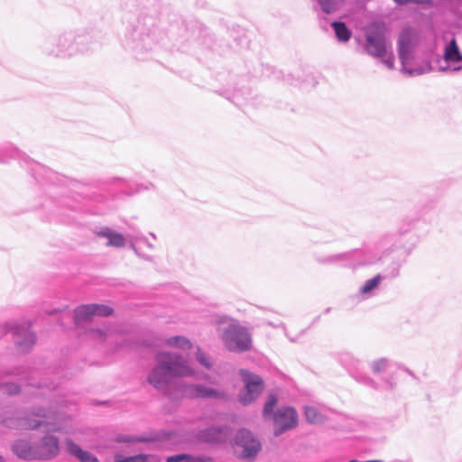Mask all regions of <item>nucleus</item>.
I'll list each match as a JSON object with an SVG mask.
<instances>
[{"instance_id":"f257e3e1","label":"nucleus","mask_w":462,"mask_h":462,"mask_svg":"<svg viewBox=\"0 0 462 462\" xmlns=\"http://www.w3.org/2000/svg\"><path fill=\"white\" fill-rule=\"evenodd\" d=\"M221 338L230 351L244 352L252 347V337L248 330L238 323H231L222 333Z\"/></svg>"},{"instance_id":"f03ea898","label":"nucleus","mask_w":462,"mask_h":462,"mask_svg":"<svg viewBox=\"0 0 462 462\" xmlns=\"http://www.w3.org/2000/svg\"><path fill=\"white\" fill-rule=\"evenodd\" d=\"M46 418V412L40 411L26 417L8 419L5 420V424L9 428L20 430H34L43 425L51 431H59L60 430L56 425L47 422L45 420Z\"/></svg>"},{"instance_id":"7ed1b4c3","label":"nucleus","mask_w":462,"mask_h":462,"mask_svg":"<svg viewBox=\"0 0 462 462\" xmlns=\"http://www.w3.org/2000/svg\"><path fill=\"white\" fill-rule=\"evenodd\" d=\"M236 451L242 459L252 461L261 450L260 441L246 430H240L235 439Z\"/></svg>"},{"instance_id":"20e7f679","label":"nucleus","mask_w":462,"mask_h":462,"mask_svg":"<svg viewBox=\"0 0 462 462\" xmlns=\"http://www.w3.org/2000/svg\"><path fill=\"white\" fill-rule=\"evenodd\" d=\"M156 361L164 366L170 377L190 376L194 374V370L178 355L162 352L157 355Z\"/></svg>"},{"instance_id":"39448f33","label":"nucleus","mask_w":462,"mask_h":462,"mask_svg":"<svg viewBox=\"0 0 462 462\" xmlns=\"http://www.w3.org/2000/svg\"><path fill=\"white\" fill-rule=\"evenodd\" d=\"M419 41V33L414 29L405 28L400 33L398 40V53L403 64L407 63L411 59Z\"/></svg>"},{"instance_id":"423d86ee","label":"nucleus","mask_w":462,"mask_h":462,"mask_svg":"<svg viewBox=\"0 0 462 462\" xmlns=\"http://www.w3.org/2000/svg\"><path fill=\"white\" fill-rule=\"evenodd\" d=\"M245 385V393L240 395L239 400L243 404L252 402L263 391V385L261 378L245 370L240 372Z\"/></svg>"},{"instance_id":"0eeeda50","label":"nucleus","mask_w":462,"mask_h":462,"mask_svg":"<svg viewBox=\"0 0 462 462\" xmlns=\"http://www.w3.org/2000/svg\"><path fill=\"white\" fill-rule=\"evenodd\" d=\"M297 423V413L292 408L280 409L273 414L274 434L276 436L294 428Z\"/></svg>"},{"instance_id":"6e6552de","label":"nucleus","mask_w":462,"mask_h":462,"mask_svg":"<svg viewBox=\"0 0 462 462\" xmlns=\"http://www.w3.org/2000/svg\"><path fill=\"white\" fill-rule=\"evenodd\" d=\"M60 452L59 440L53 436H45L35 447V459H50Z\"/></svg>"},{"instance_id":"1a4fd4ad","label":"nucleus","mask_w":462,"mask_h":462,"mask_svg":"<svg viewBox=\"0 0 462 462\" xmlns=\"http://www.w3.org/2000/svg\"><path fill=\"white\" fill-rule=\"evenodd\" d=\"M170 378L164 366L157 362V365L150 372L147 381L155 389L163 391L169 384Z\"/></svg>"},{"instance_id":"9d476101","label":"nucleus","mask_w":462,"mask_h":462,"mask_svg":"<svg viewBox=\"0 0 462 462\" xmlns=\"http://www.w3.org/2000/svg\"><path fill=\"white\" fill-rule=\"evenodd\" d=\"M366 51L374 57H383L386 54L383 35L380 32L367 34Z\"/></svg>"},{"instance_id":"9b49d317","label":"nucleus","mask_w":462,"mask_h":462,"mask_svg":"<svg viewBox=\"0 0 462 462\" xmlns=\"http://www.w3.org/2000/svg\"><path fill=\"white\" fill-rule=\"evenodd\" d=\"M185 395L189 398H223L224 394L212 388L199 384L189 385L185 389Z\"/></svg>"},{"instance_id":"f8f14e48","label":"nucleus","mask_w":462,"mask_h":462,"mask_svg":"<svg viewBox=\"0 0 462 462\" xmlns=\"http://www.w3.org/2000/svg\"><path fill=\"white\" fill-rule=\"evenodd\" d=\"M66 447L68 452L78 458L79 462H98L96 456L88 451L83 450L78 444L70 439L66 440Z\"/></svg>"},{"instance_id":"ddd939ff","label":"nucleus","mask_w":462,"mask_h":462,"mask_svg":"<svg viewBox=\"0 0 462 462\" xmlns=\"http://www.w3.org/2000/svg\"><path fill=\"white\" fill-rule=\"evenodd\" d=\"M98 237H105L108 241L106 243L107 246L111 247H123L125 245V238L120 233H117L109 227L103 228L96 233Z\"/></svg>"},{"instance_id":"4468645a","label":"nucleus","mask_w":462,"mask_h":462,"mask_svg":"<svg viewBox=\"0 0 462 462\" xmlns=\"http://www.w3.org/2000/svg\"><path fill=\"white\" fill-rule=\"evenodd\" d=\"M13 450L23 459H35V447H32L27 441L17 440L13 446Z\"/></svg>"},{"instance_id":"2eb2a0df","label":"nucleus","mask_w":462,"mask_h":462,"mask_svg":"<svg viewBox=\"0 0 462 462\" xmlns=\"http://www.w3.org/2000/svg\"><path fill=\"white\" fill-rule=\"evenodd\" d=\"M15 343L21 347L22 350H27L35 342L32 333L28 328H23L21 331L15 332Z\"/></svg>"},{"instance_id":"dca6fc26","label":"nucleus","mask_w":462,"mask_h":462,"mask_svg":"<svg viewBox=\"0 0 462 462\" xmlns=\"http://www.w3.org/2000/svg\"><path fill=\"white\" fill-rule=\"evenodd\" d=\"M116 462H160V458L154 455H137L133 457H124L117 454L115 457Z\"/></svg>"},{"instance_id":"f3484780","label":"nucleus","mask_w":462,"mask_h":462,"mask_svg":"<svg viewBox=\"0 0 462 462\" xmlns=\"http://www.w3.org/2000/svg\"><path fill=\"white\" fill-rule=\"evenodd\" d=\"M445 60L448 61L457 62L462 60V55L459 52L457 42L452 39L449 44L445 49Z\"/></svg>"},{"instance_id":"a211bd4d","label":"nucleus","mask_w":462,"mask_h":462,"mask_svg":"<svg viewBox=\"0 0 462 462\" xmlns=\"http://www.w3.org/2000/svg\"><path fill=\"white\" fill-rule=\"evenodd\" d=\"M337 38L341 42H347L350 39L351 32L347 29L346 25L342 22L332 23Z\"/></svg>"},{"instance_id":"6ab92c4d","label":"nucleus","mask_w":462,"mask_h":462,"mask_svg":"<svg viewBox=\"0 0 462 462\" xmlns=\"http://www.w3.org/2000/svg\"><path fill=\"white\" fill-rule=\"evenodd\" d=\"M76 319L78 321L86 320L95 316L94 304L83 305L75 310Z\"/></svg>"},{"instance_id":"aec40b11","label":"nucleus","mask_w":462,"mask_h":462,"mask_svg":"<svg viewBox=\"0 0 462 462\" xmlns=\"http://www.w3.org/2000/svg\"><path fill=\"white\" fill-rule=\"evenodd\" d=\"M165 343L169 346L178 347L181 349L189 348L191 346V344L189 339L180 336L169 337L165 340Z\"/></svg>"},{"instance_id":"412c9836","label":"nucleus","mask_w":462,"mask_h":462,"mask_svg":"<svg viewBox=\"0 0 462 462\" xmlns=\"http://www.w3.org/2000/svg\"><path fill=\"white\" fill-rule=\"evenodd\" d=\"M305 416L307 420L310 423L318 424L324 421V417L313 407H306Z\"/></svg>"},{"instance_id":"4be33fe9","label":"nucleus","mask_w":462,"mask_h":462,"mask_svg":"<svg viewBox=\"0 0 462 462\" xmlns=\"http://www.w3.org/2000/svg\"><path fill=\"white\" fill-rule=\"evenodd\" d=\"M319 3L321 5L322 10L325 13L329 14L338 8L342 0H319Z\"/></svg>"},{"instance_id":"5701e85b","label":"nucleus","mask_w":462,"mask_h":462,"mask_svg":"<svg viewBox=\"0 0 462 462\" xmlns=\"http://www.w3.org/2000/svg\"><path fill=\"white\" fill-rule=\"evenodd\" d=\"M381 281V276L377 274L375 277L366 281L365 285L361 288L362 293H368L374 288H376Z\"/></svg>"},{"instance_id":"b1692460","label":"nucleus","mask_w":462,"mask_h":462,"mask_svg":"<svg viewBox=\"0 0 462 462\" xmlns=\"http://www.w3.org/2000/svg\"><path fill=\"white\" fill-rule=\"evenodd\" d=\"M95 316L107 317L112 315L113 309L106 305L94 304Z\"/></svg>"},{"instance_id":"393cba45","label":"nucleus","mask_w":462,"mask_h":462,"mask_svg":"<svg viewBox=\"0 0 462 462\" xmlns=\"http://www.w3.org/2000/svg\"><path fill=\"white\" fill-rule=\"evenodd\" d=\"M208 442H218L222 439V432L218 430L211 429L203 437Z\"/></svg>"},{"instance_id":"a878e982","label":"nucleus","mask_w":462,"mask_h":462,"mask_svg":"<svg viewBox=\"0 0 462 462\" xmlns=\"http://www.w3.org/2000/svg\"><path fill=\"white\" fill-rule=\"evenodd\" d=\"M276 403H277V398L273 394L269 395L268 400L263 407V416L265 418L271 415V412L273 411Z\"/></svg>"},{"instance_id":"bb28decb","label":"nucleus","mask_w":462,"mask_h":462,"mask_svg":"<svg viewBox=\"0 0 462 462\" xmlns=\"http://www.w3.org/2000/svg\"><path fill=\"white\" fill-rule=\"evenodd\" d=\"M184 462H215L209 456H192L186 454V459Z\"/></svg>"},{"instance_id":"cd10ccee","label":"nucleus","mask_w":462,"mask_h":462,"mask_svg":"<svg viewBox=\"0 0 462 462\" xmlns=\"http://www.w3.org/2000/svg\"><path fill=\"white\" fill-rule=\"evenodd\" d=\"M386 366V360L385 359H380L377 361H374L372 365V368L375 373H379L383 371Z\"/></svg>"},{"instance_id":"c85d7f7f","label":"nucleus","mask_w":462,"mask_h":462,"mask_svg":"<svg viewBox=\"0 0 462 462\" xmlns=\"http://www.w3.org/2000/svg\"><path fill=\"white\" fill-rule=\"evenodd\" d=\"M197 359L206 368L210 367V363L208 361L206 356L199 349H198V352H197Z\"/></svg>"},{"instance_id":"c756f323","label":"nucleus","mask_w":462,"mask_h":462,"mask_svg":"<svg viewBox=\"0 0 462 462\" xmlns=\"http://www.w3.org/2000/svg\"><path fill=\"white\" fill-rule=\"evenodd\" d=\"M186 459V454H180L168 457L166 462H184Z\"/></svg>"},{"instance_id":"7c9ffc66","label":"nucleus","mask_w":462,"mask_h":462,"mask_svg":"<svg viewBox=\"0 0 462 462\" xmlns=\"http://www.w3.org/2000/svg\"><path fill=\"white\" fill-rule=\"evenodd\" d=\"M5 392L9 394H14L19 392V388L15 384H7L5 386Z\"/></svg>"},{"instance_id":"2f4dec72","label":"nucleus","mask_w":462,"mask_h":462,"mask_svg":"<svg viewBox=\"0 0 462 462\" xmlns=\"http://www.w3.org/2000/svg\"><path fill=\"white\" fill-rule=\"evenodd\" d=\"M396 3L400 4V5H404V4H407V3H410V2H414V3H428L430 0H394Z\"/></svg>"},{"instance_id":"473e14b6","label":"nucleus","mask_w":462,"mask_h":462,"mask_svg":"<svg viewBox=\"0 0 462 462\" xmlns=\"http://www.w3.org/2000/svg\"><path fill=\"white\" fill-rule=\"evenodd\" d=\"M384 63H385V65H386L389 69H393V55H392L390 58L386 59V60H384Z\"/></svg>"},{"instance_id":"72a5a7b5","label":"nucleus","mask_w":462,"mask_h":462,"mask_svg":"<svg viewBox=\"0 0 462 462\" xmlns=\"http://www.w3.org/2000/svg\"><path fill=\"white\" fill-rule=\"evenodd\" d=\"M94 334L96 335L97 337H99V338L104 337V334L100 330H95Z\"/></svg>"},{"instance_id":"f704fd0d","label":"nucleus","mask_w":462,"mask_h":462,"mask_svg":"<svg viewBox=\"0 0 462 462\" xmlns=\"http://www.w3.org/2000/svg\"><path fill=\"white\" fill-rule=\"evenodd\" d=\"M0 462H3V457L0 456Z\"/></svg>"}]
</instances>
